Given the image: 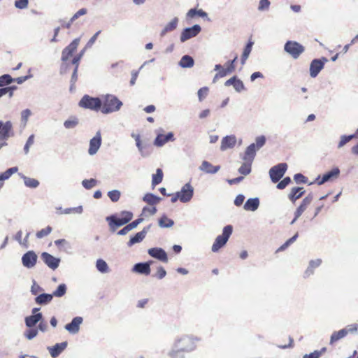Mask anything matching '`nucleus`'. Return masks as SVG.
Segmentation results:
<instances>
[{
	"label": "nucleus",
	"instance_id": "1",
	"mask_svg": "<svg viewBox=\"0 0 358 358\" xmlns=\"http://www.w3.org/2000/svg\"><path fill=\"white\" fill-rule=\"evenodd\" d=\"M101 111L103 114H110L120 110L122 102L115 95L107 94L103 96Z\"/></svg>",
	"mask_w": 358,
	"mask_h": 358
},
{
	"label": "nucleus",
	"instance_id": "2",
	"mask_svg": "<svg viewBox=\"0 0 358 358\" xmlns=\"http://www.w3.org/2000/svg\"><path fill=\"white\" fill-rule=\"evenodd\" d=\"M255 143L250 144L246 148L244 155L242 157L243 160L245 162H253L256 155V152L264 145L266 143V138L264 136H257L255 139Z\"/></svg>",
	"mask_w": 358,
	"mask_h": 358
},
{
	"label": "nucleus",
	"instance_id": "3",
	"mask_svg": "<svg viewBox=\"0 0 358 358\" xmlns=\"http://www.w3.org/2000/svg\"><path fill=\"white\" fill-rule=\"evenodd\" d=\"M232 231L233 227L231 225H227L223 228L222 234L216 237L212 245L211 250L213 252H218L220 248L226 245Z\"/></svg>",
	"mask_w": 358,
	"mask_h": 358
},
{
	"label": "nucleus",
	"instance_id": "4",
	"mask_svg": "<svg viewBox=\"0 0 358 358\" xmlns=\"http://www.w3.org/2000/svg\"><path fill=\"white\" fill-rule=\"evenodd\" d=\"M78 104L81 108L98 111L101 109L102 101L99 97H92L85 94L80 99Z\"/></svg>",
	"mask_w": 358,
	"mask_h": 358
},
{
	"label": "nucleus",
	"instance_id": "5",
	"mask_svg": "<svg viewBox=\"0 0 358 358\" xmlns=\"http://www.w3.org/2000/svg\"><path fill=\"white\" fill-rule=\"evenodd\" d=\"M284 50L294 59H298L305 51V48L296 41H287L284 45Z\"/></svg>",
	"mask_w": 358,
	"mask_h": 358
},
{
	"label": "nucleus",
	"instance_id": "6",
	"mask_svg": "<svg viewBox=\"0 0 358 358\" xmlns=\"http://www.w3.org/2000/svg\"><path fill=\"white\" fill-rule=\"evenodd\" d=\"M173 345L175 348L185 350L186 352H189L196 348L195 341L194 338L189 336H182L180 338H177Z\"/></svg>",
	"mask_w": 358,
	"mask_h": 358
},
{
	"label": "nucleus",
	"instance_id": "7",
	"mask_svg": "<svg viewBox=\"0 0 358 358\" xmlns=\"http://www.w3.org/2000/svg\"><path fill=\"white\" fill-rule=\"evenodd\" d=\"M287 169L286 163H280L271 167L269 170V176L273 182H278L284 176Z\"/></svg>",
	"mask_w": 358,
	"mask_h": 358
},
{
	"label": "nucleus",
	"instance_id": "8",
	"mask_svg": "<svg viewBox=\"0 0 358 358\" xmlns=\"http://www.w3.org/2000/svg\"><path fill=\"white\" fill-rule=\"evenodd\" d=\"M328 62L326 57H322L320 59H314L312 60L310 64V76L312 78H315L323 69L324 64Z\"/></svg>",
	"mask_w": 358,
	"mask_h": 358
},
{
	"label": "nucleus",
	"instance_id": "9",
	"mask_svg": "<svg viewBox=\"0 0 358 358\" xmlns=\"http://www.w3.org/2000/svg\"><path fill=\"white\" fill-rule=\"evenodd\" d=\"M201 31V27L199 24H194L191 27L185 28L180 34V40L182 43L196 36Z\"/></svg>",
	"mask_w": 358,
	"mask_h": 358
},
{
	"label": "nucleus",
	"instance_id": "10",
	"mask_svg": "<svg viewBox=\"0 0 358 358\" xmlns=\"http://www.w3.org/2000/svg\"><path fill=\"white\" fill-rule=\"evenodd\" d=\"M38 256L33 250L25 252L22 257V264L27 268H34L37 263Z\"/></svg>",
	"mask_w": 358,
	"mask_h": 358
},
{
	"label": "nucleus",
	"instance_id": "11",
	"mask_svg": "<svg viewBox=\"0 0 358 358\" xmlns=\"http://www.w3.org/2000/svg\"><path fill=\"white\" fill-rule=\"evenodd\" d=\"M41 259L43 262L51 269L55 270L59 267L61 262L60 258L55 257L47 252H43L41 255Z\"/></svg>",
	"mask_w": 358,
	"mask_h": 358
},
{
	"label": "nucleus",
	"instance_id": "12",
	"mask_svg": "<svg viewBox=\"0 0 358 358\" xmlns=\"http://www.w3.org/2000/svg\"><path fill=\"white\" fill-rule=\"evenodd\" d=\"M339 174L340 169L338 167H335L332 169L330 171H328L326 173H324L322 178H320V176H317L315 182L318 185H322L324 183L331 180L333 178H338Z\"/></svg>",
	"mask_w": 358,
	"mask_h": 358
},
{
	"label": "nucleus",
	"instance_id": "13",
	"mask_svg": "<svg viewBox=\"0 0 358 358\" xmlns=\"http://www.w3.org/2000/svg\"><path fill=\"white\" fill-rule=\"evenodd\" d=\"M13 136V124L10 121L0 120V140H8Z\"/></svg>",
	"mask_w": 358,
	"mask_h": 358
},
{
	"label": "nucleus",
	"instance_id": "14",
	"mask_svg": "<svg viewBox=\"0 0 358 358\" xmlns=\"http://www.w3.org/2000/svg\"><path fill=\"white\" fill-rule=\"evenodd\" d=\"M80 43V38H75L62 52V61L66 62L77 49Z\"/></svg>",
	"mask_w": 358,
	"mask_h": 358
},
{
	"label": "nucleus",
	"instance_id": "15",
	"mask_svg": "<svg viewBox=\"0 0 358 358\" xmlns=\"http://www.w3.org/2000/svg\"><path fill=\"white\" fill-rule=\"evenodd\" d=\"M180 196V201L182 203L189 202L194 194V188L189 183L184 185L180 190L178 192Z\"/></svg>",
	"mask_w": 358,
	"mask_h": 358
},
{
	"label": "nucleus",
	"instance_id": "16",
	"mask_svg": "<svg viewBox=\"0 0 358 358\" xmlns=\"http://www.w3.org/2000/svg\"><path fill=\"white\" fill-rule=\"evenodd\" d=\"M101 145V135L100 131H98L95 136L90 141V148L88 153L90 155H95Z\"/></svg>",
	"mask_w": 358,
	"mask_h": 358
},
{
	"label": "nucleus",
	"instance_id": "17",
	"mask_svg": "<svg viewBox=\"0 0 358 358\" xmlns=\"http://www.w3.org/2000/svg\"><path fill=\"white\" fill-rule=\"evenodd\" d=\"M106 220L108 222L110 230L112 232L115 231L118 227L126 224L122 218L117 217L115 214L106 217Z\"/></svg>",
	"mask_w": 358,
	"mask_h": 358
},
{
	"label": "nucleus",
	"instance_id": "18",
	"mask_svg": "<svg viewBox=\"0 0 358 358\" xmlns=\"http://www.w3.org/2000/svg\"><path fill=\"white\" fill-rule=\"evenodd\" d=\"M152 224H149L145 227L142 231L136 233L134 236L130 238V240L127 243L128 247H131L136 243H141L146 236V234L150 231Z\"/></svg>",
	"mask_w": 358,
	"mask_h": 358
},
{
	"label": "nucleus",
	"instance_id": "19",
	"mask_svg": "<svg viewBox=\"0 0 358 358\" xmlns=\"http://www.w3.org/2000/svg\"><path fill=\"white\" fill-rule=\"evenodd\" d=\"M83 319L82 317L77 316L73 318L70 323L65 325L64 328L71 334H77L80 330V325L83 323Z\"/></svg>",
	"mask_w": 358,
	"mask_h": 358
},
{
	"label": "nucleus",
	"instance_id": "20",
	"mask_svg": "<svg viewBox=\"0 0 358 358\" xmlns=\"http://www.w3.org/2000/svg\"><path fill=\"white\" fill-rule=\"evenodd\" d=\"M149 255L155 258L162 262L166 263L168 262L167 254L166 251L161 248H152L148 251Z\"/></svg>",
	"mask_w": 358,
	"mask_h": 358
},
{
	"label": "nucleus",
	"instance_id": "21",
	"mask_svg": "<svg viewBox=\"0 0 358 358\" xmlns=\"http://www.w3.org/2000/svg\"><path fill=\"white\" fill-rule=\"evenodd\" d=\"M152 262L150 261L148 262L137 263L134 266L132 271L148 275L150 273V264Z\"/></svg>",
	"mask_w": 358,
	"mask_h": 358
},
{
	"label": "nucleus",
	"instance_id": "22",
	"mask_svg": "<svg viewBox=\"0 0 358 358\" xmlns=\"http://www.w3.org/2000/svg\"><path fill=\"white\" fill-rule=\"evenodd\" d=\"M175 140L173 132H169L166 135L158 134L155 139L154 145L157 147L163 146L166 143L169 141H173Z\"/></svg>",
	"mask_w": 358,
	"mask_h": 358
},
{
	"label": "nucleus",
	"instance_id": "23",
	"mask_svg": "<svg viewBox=\"0 0 358 358\" xmlns=\"http://www.w3.org/2000/svg\"><path fill=\"white\" fill-rule=\"evenodd\" d=\"M67 345L68 343L66 341L56 343L52 347H48V350L52 358H56L66 348Z\"/></svg>",
	"mask_w": 358,
	"mask_h": 358
},
{
	"label": "nucleus",
	"instance_id": "24",
	"mask_svg": "<svg viewBox=\"0 0 358 358\" xmlns=\"http://www.w3.org/2000/svg\"><path fill=\"white\" fill-rule=\"evenodd\" d=\"M199 169L206 173L215 174L220 169V166H213L208 161H203Z\"/></svg>",
	"mask_w": 358,
	"mask_h": 358
},
{
	"label": "nucleus",
	"instance_id": "25",
	"mask_svg": "<svg viewBox=\"0 0 358 358\" xmlns=\"http://www.w3.org/2000/svg\"><path fill=\"white\" fill-rule=\"evenodd\" d=\"M236 143V138L234 135L224 137L221 142L220 149L224 151L229 148H232Z\"/></svg>",
	"mask_w": 358,
	"mask_h": 358
},
{
	"label": "nucleus",
	"instance_id": "26",
	"mask_svg": "<svg viewBox=\"0 0 358 358\" xmlns=\"http://www.w3.org/2000/svg\"><path fill=\"white\" fill-rule=\"evenodd\" d=\"M305 193L303 187H295L291 189L290 192L288 194V199L294 203L297 199H300Z\"/></svg>",
	"mask_w": 358,
	"mask_h": 358
},
{
	"label": "nucleus",
	"instance_id": "27",
	"mask_svg": "<svg viewBox=\"0 0 358 358\" xmlns=\"http://www.w3.org/2000/svg\"><path fill=\"white\" fill-rule=\"evenodd\" d=\"M259 206V199L257 197L248 199L244 204V209L248 211H255Z\"/></svg>",
	"mask_w": 358,
	"mask_h": 358
},
{
	"label": "nucleus",
	"instance_id": "28",
	"mask_svg": "<svg viewBox=\"0 0 358 358\" xmlns=\"http://www.w3.org/2000/svg\"><path fill=\"white\" fill-rule=\"evenodd\" d=\"M52 294L43 293L35 298V302L38 305H46L52 300Z\"/></svg>",
	"mask_w": 358,
	"mask_h": 358
},
{
	"label": "nucleus",
	"instance_id": "29",
	"mask_svg": "<svg viewBox=\"0 0 358 358\" xmlns=\"http://www.w3.org/2000/svg\"><path fill=\"white\" fill-rule=\"evenodd\" d=\"M178 23V18L174 17L171 20V22H169L164 28L162 30L160 33L161 36H164L166 33L173 31L176 29Z\"/></svg>",
	"mask_w": 358,
	"mask_h": 358
},
{
	"label": "nucleus",
	"instance_id": "30",
	"mask_svg": "<svg viewBox=\"0 0 358 358\" xmlns=\"http://www.w3.org/2000/svg\"><path fill=\"white\" fill-rule=\"evenodd\" d=\"M194 64V59L189 55H184L181 57L178 65L182 68H191Z\"/></svg>",
	"mask_w": 358,
	"mask_h": 358
},
{
	"label": "nucleus",
	"instance_id": "31",
	"mask_svg": "<svg viewBox=\"0 0 358 358\" xmlns=\"http://www.w3.org/2000/svg\"><path fill=\"white\" fill-rule=\"evenodd\" d=\"M185 350L175 348V345H173L172 349L169 352L168 355L170 358H185Z\"/></svg>",
	"mask_w": 358,
	"mask_h": 358
},
{
	"label": "nucleus",
	"instance_id": "32",
	"mask_svg": "<svg viewBox=\"0 0 358 358\" xmlns=\"http://www.w3.org/2000/svg\"><path fill=\"white\" fill-rule=\"evenodd\" d=\"M347 334L348 331H345V329H343L338 331H334L331 336L329 343L333 345L335 342L346 336Z\"/></svg>",
	"mask_w": 358,
	"mask_h": 358
},
{
	"label": "nucleus",
	"instance_id": "33",
	"mask_svg": "<svg viewBox=\"0 0 358 358\" xmlns=\"http://www.w3.org/2000/svg\"><path fill=\"white\" fill-rule=\"evenodd\" d=\"M19 176L23 179L24 185L30 188H36L39 185V182L36 179L27 177L22 173H19Z\"/></svg>",
	"mask_w": 358,
	"mask_h": 358
},
{
	"label": "nucleus",
	"instance_id": "34",
	"mask_svg": "<svg viewBox=\"0 0 358 358\" xmlns=\"http://www.w3.org/2000/svg\"><path fill=\"white\" fill-rule=\"evenodd\" d=\"M79 124V120L75 116L70 117L64 122V127L67 129H71L76 127Z\"/></svg>",
	"mask_w": 358,
	"mask_h": 358
},
{
	"label": "nucleus",
	"instance_id": "35",
	"mask_svg": "<svg viewBox=\"0 0 358 358\" xmlns=\"http://www.w3.org/2000/svg\"><path fill=\"white\" fill-rule=\"evenodd\" d=\"M143 200L150 205H155L161 200V198L152 193H147L144 195Z\"/></svg>",
	"mask_w": 358,
	"mask_h": 358
},
{
	"label": "nucleus",
	"instance_id": "36",
	"mask_svg": "<svg viewBox=\"0 0 358 358\" xmlns=\"http://www.w3.org/2000/svg\"><path fill=\"white\" fill-rule=\"evenodd\" d=\"M96 268L101 273L109 272V267L103 259H99L96 262Z\"/></svg>",
	"mask_w": 358,
	"mask_h": 358
},
{
	"label": "nucleus",
	"instance_id": "37",
	"mask_svg": "<svg viewBox=\"0 0 358 358\" xmlns=\"http://www.w3.org/2000/svg\"><path fill=\"white\" fill-rule=\"evenodd\" d=\"M174 224L173 220L168 218L166 215H163L159 220V226L162 228H170Z\"/></svg>",
	"mask_w": 358,
	"mask_h": 358
},
{
	"label": "nucleus",
	"instance_id": "38",
	"mask_svg": "<svg viewBox=\"0 0 358 358\" xmlns=\"http://www.w3.org/2000/svg\"><path fill=\"white\" fill-rule=\"evenodd\" d=\"M18 168L17 166L11 167L7 169L5 172L0 173V182H3L8 179L13 173L17 172Z\"/></svg>",
	"mask_w": 358,
	"mask_h": 358
},
{
	"label": "nucleus",
	"instance_id": "39",
	"mask_svg": "<svg viewBox=\"0 0 358 358\" xmlns=\"http://www.w3.org/2000/svg\"><path fill=\"white\" fill-rule=\"evenodd\" d=\"M163 180V172L161 169H157L156 173L152 176V185L155 186L162 182Z\"/></svg>",
	"mask_w": 358,
	"mask_h": 358
},
{
	"label": "nucleus",
	"instance_id": "40",
	"mask_svg": "<svg viewBox=\"0 0 358 358\" xmlns=\"http://www.w3.org/2000/svg\"><path fill=\"white\" fill-rule=\"evenodd\" d=\"M66 285L64 283L59 285L57 288L52 292V295L56 297H62L66 292Z\"/></svg>",
	"mask_w": 358,
	"mask_h": 358
},
{
	"label": "nucleus",
	"instance_id": "41",
	"mask_svg": "<svg viewBox=\"0 0 358 358\" xmlns=\"http://www.w3.org/2000/svg\"><path fill=\"white\" fill-rule=\"evenodd\" d=\"M252 162H245L238 169V172L244 176L248 175L251 172V164Z\"/></svg>",
	"mask_w": 358,
	"mask_h": 358
},
{
	"label": "nucleus",
	"instance_id": "42",
	"mask_svg": "<svg viewBox=\"0 0 358 358\" xmlns=\"http://www.w3.org/2000/svg\"><path fill=\"white\" fill-rule=\"evenodd\" d=\"M14 78H13L9 74H3L0 76V87H4L13 83Z\"/></svg>",
	"mask_w": 358,
	"mask_h": 358
},
{
	"label": "nucleus",
	"instance_id": "43",
	"mask_svg": "<svg viewBox=\"0 0 358 358\" xmlns=\"http://www.w3.org/2000/svg\"><path fill=\"white\" fill-rule=\"evenodd\" d=\"M97 184V180L94 178H91L90 180L85 179L82 181L83 186L87 189H90L92 187H95Z\"/></svg>",
	"mask_w": 358,
	"mask_h": 358
},
{
	"label": "nucleus",
	"instance_id": "44",
	"mask_svg": "<svg viewBox=\"0 0 358 358\" xmlns=\"http://www.w3.org/2000/svg\"><path fill=\"white\" fill-rule=\"evenodd\" d=\"M83 206H79L78 207L65 208L60 213H64V214H71V213L81 214L83 213Z\"/></svg>",
	"mask_w": 358,
	"mask_h": 358
},
{
	"label": "nucleus",
	"instance_id": "45",
	"mask_svg": "<svg viewBox=\"0 0 358 358\" xmlns=\"http://www.w3.org/2000/svg\"><path fill=\"white\" fill-rule=\"evenodd\" d=\"M354 138V136L350 135H343L341 136L340 141L338 144V148H341L345 144H347L349 141Z\"/></svg>",
	"mask_w": 358,
	"mask_h": 358
},
{
	"label": "nucleus",
	"instance_id": "46",
	"mask_svg": "<svg viewBox=\"0 0 358 358\" xmlns=\"http://www.w3.org/2000/svg\"><path fill=\"white\" fill-rule=\"evenodd\" d=\"M271 2L269 0H259L258 10L263 12L269 9Z\"/></svg>",
	"mask_w": 358,
	"mask_h": 358
},
{
	"label": "nucleus",
	"instance_id": "47",
	"mask_svg": "<svg viewBox=\"0 0 358 358\" xmlns=\"http://www.w3.org/2000/svg\"><path fill=\"white\" fill-rule=\"evenodd\" d=\"M120 192L116 189L108 192V196L113 202H117L120 199Z\"/></svg>",
	"mask_w": 358,
	"mask_h": 358
},
{
	"label": "nucleus",
	"instance_id": "48",
	"mask_svg": "<svg viewBox=\"0 0 358 358\" xmlns=\"http://www.w3.org/2000/svg\"><path fill=\"white\" fill-rule=\"evenodd\" d=\"M52 227L50 226H48L45 229H42L41 230L38 231L36 236L38 238H42L48 235H49L52 232Z\"/></svg>",
	"mask_w": 358,
	"mask_h": 358
},
{
	"label": "nucleus",
	"instance_id": "49",
	"mask_svg": "<svg viewBox=\"0 0 358 358\" xmlns=\"http://www.w3.org/2000/svg\"><path fill=\"white\" fill-rule=\"evenodd\" d=\"M37 334H38L37 329L29 328V329L26 330L24 332V336L28 340H32L37 336Z\"/></svg>",
	"mask_w": 358,
	"mask_h": 358
},
{
	"label": "nucleus",
	"instance_id": "50",
	"mask_svg": "<svg viewBox=\"0 0 358 358\" xmlns=\"http://www.w3.org/2000/svg\"><path fill=\"white\" fill-rule=\"evenodd\" d=\"M294 180L297 184H306L308 182V178L299 173L294 176Z\"/></svg>",
	"mask_w": 358,
	"mask_h": 358
},
{
	"label": "nucleus",
	"instance_id": "51",
	"mask_svg": "<svg viewBox=\"0 0 358 358\" xmlns=\"http://www.w3.org/2000/svg\"><path fill=\"white\" fill-rule=\"evenodd\" d=\"M120 217L127 224L132 220L133 213L130 211L124 210L120 213Z\"/></svg>",
	"mask_w": 358,
	"mask_h": 358
},
{
	"label": "nucleus",
	"instance_id": "52",
	"mask_svg": "<svg viewBox=\"0 0 358 358\" xmlns=\"http://www.w3.org/2000/svg\"><path fill=\"white\" fill-rule=\"evenodd\" d=\"M254 43L251 41H250L245 46L244 49H243V54L241 56H243L244 58L245 57H247L248 58L249 57V55L252 51V45H253Z\"/></svg>",
	"mask_w": 358,
	"mask_h": 358
},
{
	"label": "nucleus",
	"instance_id": "53",
	"mask_svg": "<svg viewBox=\"0 0 358 358\" xmlns=\"http://www.w3.org/2000/svg\"><path fill=\"white\" fill-rule=\"evenodd\" d=\"M24 322H25V325L28 328H32L37 324L36 321L35 320V318L34 317V316L32 315L26 317L24 319Z\"/></svg>",
	"mask_w": 358,
	"mask_h": 358
},
{
	"label": "nucleus",
	"instance_id": "54",
	"mask_svg": "<svg viewBox=\"0 0 358 358\" xmlns=\"http://www.w3.org/2000/svg\"><path fill=\"white\" fill-rule=\"evenodd\" d=\"M291 182V178L287 176L284 178L281 181H280L277 185V188L279 189H285L289 183Z\"/></svg>",
	"mask_w": 358,
	"mask_h": 358
},
{
	"label": "nucleus",
	"instance_id": "55",
	"mask_svg": "<svg viewBox=\"0 0 358 358\" xmlns=\"http://www.w3.org/2000/svg\"><path fill=\"white\" fill-rule=\"evenodd\" d=\"M208 88L207 87H201L199 90L197 94L199 97V100L202 101L208 95Z\"/></svg>",
	"mask_w": 358,
	"mask_h": 358
},
{
	"label": "nucleus",
	"instance_id": "56",
	"mask_svg": "<svg viewBox=\"0 0 358 358\" xmlns=\"http://www.w3.org/2000/svg\"><path fill=\"white\" fill-rule=\"evenodd\" d=\"M313 199V195L312 193H310L307 196H306L301 203L300 204V206H301L302 207H303L304 208L306 209V208L308 207V205L310 204V203L312 202Z\"/></svg>",
	"mask_w": 358,
	"mask_h": 358
},
{
	"label": "nucleus",
	"instance_id": "57",
	"mask_svg": "<svg viewBox=\"0 0 358 358\" xmlns=\"http://www.w3.org/2000/svg\"><path fill=\"white\" fill-rule=\"evenodd\" d=\"M43 291L42 287L38 285L36 282L34 280L33 284L31 287V292L33 295L38 294L40 292Z\"/></svg>",
	"mask_w": 358,
	"mask_h": 358
},
{
	"label": "nucleus",
	"instance_id": "58",
	"mask_svg": "<svg viewBox=\"0 0 358 358\" xmlns=\"http://www.w3.org/2000/svg\"><path fill=\"white\" fill-rule=\"evenodd\" d=\"M234 88L237 92H241L245 90V86L243 83L237 78L236 82L234 83Z\"/></svg>",
	"mask_w": 358,
	"mask_h": 358
},
{
	"label": "nucleus",
	"instance_id": "59",
	"mask_svg": "<svg viewBox=\"0 0 358 358\" xmlns=\"http://www.w3.org/2000/svg\"><path fill=\"white\" fill-rule=\"evenodd\" d=\"M29 0H16L15 1V6L19 9L26 8L28 6Z\"/></svg>",
	"mask_w": 358,
	"mask_h": 358
},
{
	"label": "nucleus",
	"instance_id": "60",
	"mask_svg": "<svg viewBox=\"0 0 358 358\" xmlns=\"http://www.w3.org/2000/svg\"><path fill=\"white\" fill-rule=\"evenodd\" d=\"M87 10L86 8H81L79 10H78L72 17H71V22H74L76 20H77L80 16H83L85 14H87Z\"/></svg>",
	"mask_w": 358,
	"mask_h": 358
},
{
	"label": "nucleus",
	"instance_id": "61",
	"mask_svg": "<svg viewBox=\"0 0 358 358\" xmlns=\"http://www.w3.org/2000/svg\"><path fill=\"white\" fill-rule=\"evenodd\" d=\"M101 33V31H96L91 38L88 41V42L86 44V46H85V48H91L93 44L95 43L98 36Z\"/></svg>",
	"mask_w": 358,
	"mask_h": 358
},
{
	"label": "nucleus",
	"instance_id": "62",
	"mask_svg": "<svg viewBox=\"0 0 358 358\" xmlns=\"http://www.w3.org/2000/svg\"><path fill=\"white\" fill-rule=\"evenodd\" d=\"M85 51V48L83 49V50H81L80 52V53L78 55H77L73 59H72V64L75 65V66H77V68H78V65H79V62L80 60L81 59L82 57L84 55V52Z\"/></svg>",
	"mask_w": 358,
	"mask_h": 358
},
{
	"label": "nucleus",
	"instance_id": "63",
	"mask_svg": "<svg viewBox=\"0 0 358 358\" xmlns=\"http://www.w3.org/2000/svg\"><path fill=\"white\" fill-rule=\"evenodd\" d=\"M237 59L238 55H236L232 60H229L226 63L228 70H229L231 73L235 70L234 63L236 62Z\"/></svg>",
	"mask_w": 358,
	"mask_h": 358
},
{
	"label": "nucleus",
	"instance_id": "64",
	"mask_svg": "<svg viewBox=\"0 0 358 358\" xmlns=\"http://www.w3.org/2000/svg\"><path fill=\"white\" fill-rule=\"evenodd\" d=\"M78 69L77 66H75V69L73 70V72L72 73V76H71V87H70V90L71 91L73 90V87L75 84V83L77 81V79H78Z\"/></svg>",
	"mask_w": 358,
	"mask_h": 358
}]
</instances>
